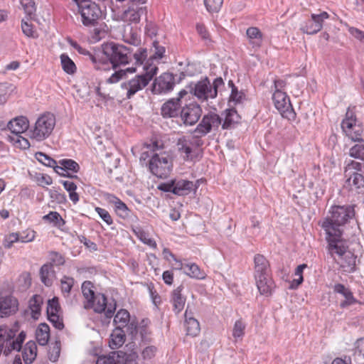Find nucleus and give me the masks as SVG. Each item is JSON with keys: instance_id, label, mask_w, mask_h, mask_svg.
<instances>
[{"instance_id": "dca6fc26", "label": "nucleus", "mask_w": 364, "mask_h": 364, "mask_svg": "<svg viewBox=\"0 0 364 364\" xmlns=\"http://www.w3.org/2000/svg\"><path fill=\"white\" fill-rule=\"evenodd\" d=\"M18 299L11 296H0V317H9L14 315L18 310Z\"/></svg>"}, {"instance_id": "6e6552de", "label": "nucleus", "mask_w": 364, "mask_h": 364, "mask_svg": "<svg viewBox=\"0 0 364 364\" xmlns=\"http://www.w3.org/2000/svg\"><path fill=\"white\" fill-rule=\"evenodd\" d=\"M328 250L331 257H335V255H337L341 260V267H348L351 270L353 269L357 257L347 250L341 239L328 241Z\"/></svg>"}, {"instance_id": "3c124183", "label": "nucleus", "mask_w": 364, "mask_h": 364, "mask_svg": "<svg viewBox=\"0 0 364 364\" xmlns=\"http://www.w3.org/2000/svg\"><path fill=\"white\" fill-rule=\"evenodd\" d=\"M15 336V333L6 326H0V344L4 342H11V340Z\"/></svg>"}, {"instance_id": "ddd939ff", "label": "nucleus", "mask_w": 364, "mask_h": 364, "mask_svg": "<svg viewBox=\"0 0 364 364\" xmlns=\"http://www.w3.org/2000/svg\"><path fill=\"white\" fill-rule=\"evenodd\" d=\"M329 18V14L323 11L318 14H312L311 19L307 20L300 28V30L308 35H314L323 28V22Z\"/></svg>"}, {"instance_id": "f257e3e1", "label": "nucleus", "mask_w": 364, "mask_h": 364, "mask_svg": "<svg viewBox=\"0 0 364 364\" xmlns=\"http://www.w3.org/2000/svg\"><path fill=\"white\" fill-rule=\"evenodd\" d=\"M330 215L321 223V228L326 232L327 241L341 239V227L355 216L353 205H334L330 211Z\"/></svg>"}, {"instance_id": "c9c22d12", "label": "nucleus", "mask_w": 364, "mask_h": 364, "mask_svg": "<svg viewBox=\"0 0 364 364\" xmlns=\"http://www.w3.org/2000/svg\"><path fill=\"white\" fill-rule=\"evenodd\" d=\"M123 40L125 43L134 46H138L141 43V38L136 30L132 27H129L128 30H125L123 35Z\"/></svg>"}, {"instance_id": "774afa93", "label": "nucleus", "mask_w": 364, "mask_h": 364, "mask_svg": "<svg viewBox=\"0 0 364 364\" xmlns=\"http://www.w3.org/2000/svg\"><path fill=\"white\" fill-rule=\"evenodd\" d=\"M148 289H149V294H150V296L151 298L153 303L156 306H157L161 301V296L159 295V294L154 289V285L152 284H150L148 285Z\"/></svg>"}, {"instance_id": "e433bc0d", "label": "nucleus", "mask_w": 364, "mask_h": 364, "mask_svg": "<svg viewBox=\"0 0 364 364\" xmlns=\"http://www.w3.org/2000/svg\"><path fill=\"white\" fill-rule=\"evenodd\" d=\"M184 272L190 277L197 279H203L206 276L205 273L195 263L186 264Z\"/></svg>"}, {"instance_id": "338daca9", "label": "nucleus", "mask_w": 364, "mask_h": 364, "mask_svg": "<svg viewBox=\"0 0 364 364\" xmlns=\"http://www.w3.org/2000/svg\"><path fill=\"white\" fill-rule=\"evenodd\" d=\"M21 28L23 33L28 37H35V31L33 30V26L23 20L21 22Z\"/></svg>"}, {"instance_id": "9d476101", "label": "nucleus", "mask_w": 364, "mask_h": 364, "mask_svg": "<svg viewBox=\"0 0 364 364\" xmlns=\"http://www.w3.org/2000/svg\"><path fill=\"white\" fill-rule=\"evenodd\" d=\"M150 171L158 178H166L171 171L172 163L168 156L154 154L149 161Z\"/></svg>"}, {"instance_id": "864d4df0", "label": "nucleus", "mask_w": 364, "mask_h": 364, "mask_svg": "<svg viewBox=\"0 0 364 364\" xmlns=\"http://www.w3.org/2000/svg\"><path fill=\"white\" fill-rule=\"evenodd\" d=\"M245 100V94L241 90L239 91L237 87H233L231 90L230 101L233 102L235 105L242 103Z\"/></svg>"}, {"instance_id": "a878e982", "label": "nucleus", "mask_w": 364, "mask_h": 364, "mask_svg": "<svg viewBox=\"0 0 364 364\" xmlns=\"http://www.w3.org/2000/svg\"><path fill=\"white\" fill-rule=\"evenodd\" d=\"M40 277L41 282L47 287L52 285L55 278V272L51 263L43 264L40 269Z\"/></svg>"}, {"instance_id": "79ce46f5", "label": "nucleus", "mask_w": 364, "mask_h": 364, "mask_svg": "<svg viewBox=\"0 0 364 364\" xmlns=\"http://www.w3.org/2000/svg\"><path fill=\"white\" fill-rule=\"evenodd\" d=\"M26 334L24 332H21L18 337L16 338V340L12 341L9 343V346L7 349L4 350V353L8 354L13 350H16L17 351H19L21 349L22 344L25 340Z\"/></svg>"}, {"instance_id": "4d7b16f0", "label": "nucleus", "mask_w": 364, "mask_h": 364, "mask_svg": "<svg viewBox=\"0 0 364 364\" xmlns=\"http://www.w3.org/2000/svg\"><path fill=\"white\" fill-rule=\"evenodd\" d=\"M19 233V240L21 242H29L33 241L36 237V232L33 230L28 229Z\"/></svg>"}, {"instance_id": "49530a36", "label": "nucleus", "mask_w": 364, "mask_h": 364, "mask_svg": "<svg viewBox=\"0 0 364 364\" xmlns=\"http://www.w3.org/2000/svg\"><path fill=\"white\" fill-rule=\"evenodd\" d=\"M36 159L41 164L45 166L53 167L55 169V167L58 166L57 162L55 160L50 157L48 155L43 153V152H37L35 154Z\"/></svg>"}, {"instance_id": "cd10ccee", "label": "nucleus", "mask_w": 364, "mask_h": 364, "mask_svg": "<svg viewBox=\"0 0 364 364\" xmlns=\"http://www.w3.org/2000/svg\"><path fill=\"white\" fill-rule=\"evenodd\" d=\"M173 194L183 196L188 195L193 190V182L188 180L174 181Z\"/></svg>"}, {"instance_id": "393cba45", "label": "nucleus", "mask_w": 364, "mask_h": 364, "mask_svg": "<svg viewBox=\"0 0 364 364\" xmlns=\"http://www.w3.org/2000/svg\"><path fill=\"white\" fill-rule=\"evenodd\" d=\"M107 200L109 203L114 205V210L118 216L122 218H127L129 215V210L127 205L119 198L112 194L107 196Z\"/></svg>"}, {"instance_id": "c756f323", "label": "nucleus", "mask_w": 364, "mask_h": 364, "mask_svg": "<svg viewBox=\"0 0 364 364\" xmlns=\"http://www.w3.org/2000/svg\"><path fill=\"white\" fill-rule=\"evenodd\" d=\"M125 341V333L120 327H116L112 331L109 346L112 349H117L120 348Z\"/></svg>"}, {"instance_id": "bf43d9fd", "label": "nucleus", "mask_w": 364, "mask_h": 364, "mask_svg": "<svg viewBox=\"0 0 364 364\" xmlns=\"http://www.w3.org/2000/svg\"><path fill=\"white\" fill-rule=\"evenodd\" d=\"M25 12L31 16L36 11L34 0H20Z\"/></svg>"}, {"instance_id": "473e14b6", "label": "nucleus", "mask_w": 364, "mask_h": 364, "mask_svg": "<svg viewBox=\"0 0 364 364\" xmlns=\"http://www.w3.org/2000/svg\"><path fill=\"white\" fill-rule=\"evenodd\" d=\"M137 353L134 350L126 352L124 350L117 351V361L119 364H137Z\"/></svg>"}, {"instance_id": "bb28decb", "label": "nucleus", "mask_w": 364, "mask_h": 364, "mask_svg": "<svg viewBox=\"0 0 364 364\" xmlns=\"http://www.w3.org/2000/svg\"><path fill=\"white\" fill-rule=\"evenodd\" d=\"M246 35L249 40V43L254 48L261 47L263 41V34L257 27H250L247 29Z\"/></svg>"}, {"instance_id": "9b49d317", "label": "nucleus", "mask_w": 364, "mask_h": 364, "mask_svg": "<svg viewBox=\"0 0 364 364\" xmlns=\"http://www.w3.org/2000/svg\"><path fill=\"white\" fill-rule=\"evenodd\" d=\"M272 100L276 109L282 116L289 120H294L296 113L290 102L289 96L282 90H274L272 95Z\"/></svg>"}, {"instance_id": "f704fd0d", "label": "nucleus", "mask_w": 364, "mask_h": 364, "mask_svg": "<svg viewBox=\"0 0 364 364\" xmlns=\"http://www.w3.org/2000/svg\"><path fill=\"white\" fill-rule=\"evenodd\" d=\"M43 298L41 295H33L29 301V308L31 311L32 317L37 319L41 314Z\"/></svg>"}, {"instance_id": "5fc2aeb1", "label": "nucleus", "mask_w": 364, "mask_h": 364, "mask_svg": "<svg viewBox=\"0 0 364 364\" xmlns=\"http://www.w3.org/2000/svg\"><path fill=\"white\" fill-rule=\"evenodd\" d=\"M245 327L246 324L242 320L236 321L232 330L233 337L235 338H242L245 333Z\"/></svg>"}, {"instance_id": "20e7f679", "label": "nucleus", "mask_w": 364, "mask_h": 364, "mask_svg": "<svg viewBox=\"0 0 364 364\" xmlns=\"http://www.w3.org/2000/svg\"><path fill=\"white\" fill-rule=\"evenodd\" d=\"M102 53L113 68L127 65L132 60V50L127 46L109 42L102 45Z\"/></svg>"}, {"instance_id": "603ef678", "label": "nucleus", "mask_w": 364, "mask_h": 364, "mask_svg": "<svg viewBox=\"0 0 364 364\" xmlns=\"http://www.w3.org/2000/svg\"><path fill=\"white\" fill-rule=\"evenodd\" d=\"M61 291L65 296H68L74 284V279L72 277L64 276L61 281Z\"/></svg>"}, {"instance_id": "c03bdc74", "label": "nucleus", "mask_w": 364, "mask_h": 364, "mask_svg": "<svg viewBox=\"0 0 364 364\" xmlns=\"http://www.w3.org/2000/svg\"><path fill=\"white\" fill-rule=\"evenodd\" d=\"M136 71V68H127L125 70H119L115 71L109 78H107V82L108 83H116L119 82L124 75H126L127 73H134Z\"/></svg>"}, {"instance_id": "4c0bfd02", "label": "nucleus", "mask_w": 364, "mask_h": 364, "mask_svg": "<svg viewBox=\"0 0 364 364\" xmlns=\"http://www.w3.org/2000/svg\"><path fill=\"white\" fill-rule=\"evenodd\" d=\"M129 313L127 310L120 309L114 316V322L117 327H120L122 329L123 327L127 326L129 321Z\"/></svg>"}, {"instance_id": "423d86ee", "label": "nucleus", "mask_w": 364, "mask_h": 364, "mask_svg": "<svg viewBox=\"0 0 364 364\" xmlns=\"http://www.w3.org/2000/svg\"><path fill=\"white\" fill-rule=\"evenodd\" d=\"M77 5L82 23L87 27H95L102 18L100 6L91 0H73Z\"/></svg>"}, {"instance_id": "2f4dec72", "label": "nucleus", "mask_w": 364, "mask_h": 364, "mask_svg": "<svg viewBox=\"0 0 364 364\" xmlns=\"http://www.w3.org/2000/svg\"><path fill=\"white\" fill-rule=\"evenodd\" d=\"M37 355V346L34 341L26 343L23 353V359L26 364H31Z\"/></svg>"}, {"instance_id": "f8f14e48", "label": "nucleus", "mask_w": 364, "mask_h": 364, "mask_svg": "<svg viewBox=\"0 0 364 364\" xmlns=\"http://www.w3.org/2000/svg\"><path fill=\"white\" fill-rule=\"evenodd\" d=\"M221 117L215 113H208L203 116L193 133H198L199 136H205L212 129H217L221 124Z\"/></svg>"}, {"instance_id": "0e129e2a", "label": "nucleus", "mask_w": 364, "mask_h": 364, "mask_svg": "<svg viewBox=\"0 0 364 364\" xmlns=\"http://www.w3.org/2000/svg\"><path fill=\"white\" fill-rule=\"evenodd\" d=\"M18 241H20L19 233L13 232L9 235L5 239L4 245L6 248H11L14 242Z\"/></svg>"}, {"instance_id": "aec40b11", "label": "nucleus", "mask_w": 364, "mask_h": 364, "mask_svg": "<svg viewBox=\"0 0 364 364\" xmlns=\"http://www.w3.org/2000/svg\"><path fill=\"white\" fill-rule=\"evenodd\" d=\"M183 286L180 285L176 288L171 294V303L173 305V311L176 314L182 311L185 306L186 298L182 294Z\"/></svg>"}, {"instance_id": "4468645a", "label": "nucleus", "mask_w": 364, "mask_h": 364, "mask_svg": "<svg viewBox=\"0 0 364 364\" xmlns=\"http://www.w3.org/2000/svg\"><path fill=\"white\" fill-rule=\"evenodd\" d=\"M175 78L173 74L164 73L154 80L152 92L154 94L168 92L173 89Z\"/></svg>"}, {"instance_id": "6e6d98bb", "label": "nucleus", "mask_w": 364, "mask_h": 364, "mask_svg": "<svg viewBox=\"0 0 364 364\" xmlns=\"http://www.w3.org/2000/svg\"><path fill=\"white\" fill-rule=\"evenodd\" d=\"M49 257L53 267L63 265L65 262L64 257L58 252H50Z\"/></svg>"}, {"instance_id": "58836bf2", "label": "nucleus", "mask_w": 364, "mask_h": 364, "mask_svg": "<svg viewBox=\"0 0 364 364\" xmlns=\"http://www.w3.org/2000/svg\"><path fill=\"white\" fill-rule=\"evenodd\" d=\"M43 220L50 223H53V225L56 227H60L65 224V221L62 218L61 215L55 211H50L48 214L45 215L43 216Z\"/></svg>"}, {"instance_id": "5701e85b", "label": "nucleus", "mask_w": 364, "mask_h": 364, "mask_svg": "<svg viewBox=\"0 0 364 364\" xmlns=\"http://www.w3.org/2000/svg\"><path fill=\"white\" fill-rule=\"evenodd\" d=\"M7 127L11 132L16 135L26 132L29 127V122L26 117H18L9 122Z\"/></svg>"}, {"instance_id": "de8ad7c7", "label": "nucleus", "mask_w": 364, "mask_h": 364, "mask_svg": "<svg viewBox=\"0 0 364 364\" xmlns=\"http://www.w3.org/2000/svg\"><path fill=\"white\" fill-rule=\"evenodd\" d=\"M60 306L57 297L49 299L47 306V316L60 315Z\"/></svg>"}, {"instance_id": "b1692460", "label": "nucleus", "mask_w": 364, "mask_h": 364, "mask_svg": "<svg viewBox=\"0 0 364 364\" xmlns=\"http://www.w3.org/2000/svg\"><path fill=\"white\" fill-rule=\"evenodd\" d=\"M259 293L267 296H270L274 288V282L270 275L255 278Z\"/></svg>"}, {"instance_id": "ea45409f", "label": "nucleus", "mask_w": 364, "mask_h": 364, "mask_svg": "<svg viewBox=\"0 0 364 364\" xmlns=\"http://www.w3.org/2000/svg\"><path fill=\"white\" fill-rule=\"evenodd\" d=\"M81 289L83 296L87 300V304L89 301L93 300L96 294L94 291V285L90 281H85L82 284Z\"/></svg>"}, {"instance_id": "39448f33", "label": "nucleus", "mask_w": 364, "mask_h": 364, "mask_svg": "<svg viewBox=\"0 0 364 364\" xmlns=\"http://www.w3.org/2000/svg\"><path fill=\"white\" fill-rule=\"evenodd\" d=\"M224 86V82L221 77H216L213 83H210L206 77L204 79L192 84L190 86V92L199 100L207 101L208 99H214L218 95V90Z\"/></svg>"}, {"instance_id": "7ed1b4c3", "label": "nucleus", "mask_w": 364, "mask_h": 364, "mask_svg": "<svg viewBox=\"0 0 364 364\" xmlns=\"http://www.w3.org/2000/svg\"><path fill=\"white\" fill-rule=\"evenodd\" d=\"M157 67L152 66L145 73L136 75L134 77L122 82L120 85L123 100L132 99L137 92L144 89L156 74Z\"/></svg>"}, {"instance_id": "f3484780", "label": "nucleus", "mask_w": 364, "mask_h": 364, "mask_svg": "<svg viewBox=\"0 0 364 364\" xmlns=\"http://www.w3.org/2000/svg\"><path fill=\"white\" fill-rule=\"evenodd\" d=\"M181 104L179 99L172 98L163 104L161 114L165 118L176 117L181 114Z\"/></svg>"}, {"instance_id": "052dcab7", "label": "nucleus", "mask_w": 364, "mask_h": 364, "mask_svg": "<svg viewBox=\"0 0 364 364\" xmlns=\"http://www.w3.org/2000/svg\"><path fill=\"white\" fill-rule=\"evenodd\" d=\"M48 318L55 328L62 330L64 328L63 318L60 316V315L56 314L48 316Z\"/></svg>"}, {"instance_id": "09e8293b", "label": "nucleus", "mask_w": 364, "mask_h": 364, "mask_svg": "<svg viewBox=\"0 0 364 364\" xmlns=\"http://www.w3.org/2000/svg\"><path fill=\"white\" fill-rule=\"evenodd\" d=\"M203 1L209 13H218L223 4V0H203Z\"/></svg>"}, {"instance_id": "8fccbe9b", "label": "nucleus", "mask_w": 364, "mask_h": 364, "mask_svg": "<svg viewBox=\"0 0 364 364\" xmlns=\"http://www.w3.org/2000/svg\"><path fill=\"white\" fill-rule=\"evenodd\" d=\"M348 154L350 157L364 161V144H358L353 146L350 148Z\"/></svg>"}, {"instance_id": "412c9836", "label": "nucleus", "mask_w": 364, "mask_h": 364, "mask_svg": "<svg viewBox=\"0 0 364 364\" xmlns=\"http://www.w3.org/2000/svg\"><path fill=\"white\" fill-rule=\"evenodd\" d=\"M60 166L55 167V171L63 176H67L69 178H77V176L68 173L67 175L64 173H60V171H72L73 173H77L80 170L79 164L73 159H62L59 161Z\"/></svg>"}, {"instance_id": "c85d7f7f", "label": "nucleus", "mask_w": 364, "mask_h": 364, "mask_svg": "<svg viewBox=\"0 0 364 364\" xmlns=\"http://www.w3.org/2000/svg\"><path fill=\"white\" fill-rule=\"evenodd\" d=\"M184 325L187 335L196 336L199 333L200 330L199 322L191 316H189L188 309L185 312Z\"/></svg>"}, {"instance_id": "6ab92c4d", "label": "nucleus", "mask_w": 364, "mask_h": 364, "mask_svg": "<svg viewBox=\"0 0 364 364\" xmlns=\"http://www.w3.org/2000/svg\"><path fill=\"white\" fill-rule=\"evenodd\" d=\"M176 146L179 153L183 155L185 160H193L196 157V155L192 148L189 136H183L180 137L177 141Z\"/></svg>"}, {"instance_id": "2eb2a0df", "label": "nucleus", "mask_w": 364, "mask_h": 364, "mask_svg": "<svg viewBox=\"0 0 364 364\" xmlns=\"http://www.w3.org/2000/svg\"><path fill=\"white\" fill-rule=\"evenodd\" d=\"M202 109L198 104L191 103L183 107L181 111V117L186 125H193L200 119Z\"/></svg>"}, {"instance_id": "7c9ffc66", "label": "nucleus", "mask_w": 364, "mask_h": 364, "mask_svg": "<svg viewBox=\"0 0 364 364\" xmlns=\"http://www.w3.org/2000/svg\"><path fill=\"white\" fill-rule=\"evenodd\" d=\"M222 115L225 116L224 122L222 124L223 129L231 128L233 124L238 123L240 119V116L235 109H227Z\"/></svg>"}, {"instance_id": "72a5a7b5", "label": "nucleus", "mask_w": 364, "mask_h": 364, "mask_svg": "<svg viewBox=\"0 0 364 364\" xmlns=\"http://www.w3.org/2000/svg\"><path fill=\"white\" fill-rule=\"evenodd\" d=\"M36 337L39 345L46 346L50 338L49 326L46 323H41L36 330Z\"/></svg>"}, {"instance_id": "1a4fd4ad", "label": "nucleus", "mask_w": 364, "mask_h": 364, "mask_svg": "<svg viewBox=\"0 0 364 364\" xmlns=\"http://www.w3.org/2000/svg\"><path fill=\"white\" fill-rule=\"evenodd\" d=\"M117 307L114 299L108 301L106 296L103 294H97L93 300L85 304V309H93L94 311L98 314L105 312L107 318L113 316Z\"/></svg>"}, {"instance_id": "f03ea898", "label": "nucleus", "mask_w": 364, "mask_h": 364, "mask_svg": "<svg viewBox=\"0 0 364 364\" xmlns=\"http://www.w3.org/2000/svg\"><path fill=\"white\" fill-rule=\"evenodd\" d=\"M344 187L356 193H364V164L354 160L346 161Z\"/></svg>"}, {"instance_id": "680f3d73", "label": "nucleus", "mask_w": 364, "mask_h": 364, "mask_svg": "<svg viewBox=\"0 0 364 364\" xmlns=\"http://www.w3.org/2000/svg\"><path fill=\"white\" fill-rule=\"evenodd\" d=\"M133 56L136 60V63L141 65L147 57L146 48H139L138 50L133 55Z\"/></svg>"}, {"instance_id": "e2e57ef3", "label": "nucleus", "mask_w": 364, "mask_h": 364, "mask_svg": "<svg viewBox=\"0 0 364 364\" xmlns=\"http://www.w3.org/2000/svg\"><path fill=\"white\" fill-rule=\"evenodd\" d=\"M193 134V135L192 136H189V139L192 144V148L194 151V153L196 154V149L203 144V141L201 139V137L203 136H199L198 133Z\"/></svg>"}, {"instance_id": "0eeeda50", "label": "nucleus", "mask_w": 364, "mask_h": 364, "mask_svg": "<svg viewBox=\"0 0 364 364\" xmlns=\"http://www.w3.org/2000/svg\"><path fill=\"white\" fill-rule=\"evenodd\" d=\"M55 125L53 114L46 113L42 114L36 120L34 127L31 130V137L37 141H43L52 133Z\"/></svg>"}, {"instance_id": "a211bd4d", "label": "nucleus", "mask_w": 364, "mask_h": 364, "mask_svg": "<svg viewBox=\"0 0 364 364\" xmlns=\"http://www.w3.org/2000/svg\"><path fill=\"white\" fill-rule=\"evenodd\" d=\"M255 278L270 275V266L268 260L260 254H257L254 257Z\"/></svg>"}, {"instance_id": "a18cd8bd", "label": "nucleus", "mask_w": 364, "mask_h": 364, "mask_svg": "<svg viewBox=\"0 0 364 364\" xmlns=\"http://www.w3.org/2000/svg\"><path fill=\"white\" fill-rule=\"evenodd\" d=\"M136 235L138 238L144 244L150 246L151 247L156 248V243L155 240L152 238L149 237V235L146 232H145L141 228H137L136 230H134Z\"/></svg>"}, {"instance_id": "13d9d810", "label": "nucleus", "mask_w": 364, "mask_h": 364, "mask_svg": "<svg viewBox=\"0 0 364 364\" xmlns=\"http://www.w3.org/2000/svg\"><path fill=\"white\" fill-rule=\"evenodd\" d=\"M95 211L108 225H111L113 223V220L107 210L100 207H96Z\"/></svg>"}, {"instance_id": "37998d69", "label": "nucleus", "mask_w": 364, "mask_h": 364, "mask_svg": "<svg viewBox=\"0 0 364 364\" xmlns=\"http://www.w3.org/2000/svg\"><path fill=\"white\" fill-rule=\"evenodd\" d=\"M349 114L350 110H348L346 114V118L341 122L342 129L346 135H348L351 130L356 129V119L355 118H352V116L349 117Z\"/></svg>"}, {"instance_id": "69168bd1", "label": "nucleus", "mask_w": 364, "mask_h": 364, "mask_svg": "<svg viewBox=\"0 0 364 364\" xmlns=\"http://www.w3.org/2000/svg\"><path fill=\"white\" fill-rule=\"evenodd\" d=\"M49 193L50 198L58 203H63L66 201V196L64 193H59L55 189H50Z\"/></svg>"}, {"instance_id": "a19ab883", "label": "nucleus", "mask_w": 364, "mask_h": 364, "mask_svg": "<svg viewBox=\"0 0 364 364\" xmlns=\"http://www.w3.org/2000/svg\"><path fill=\"white\" fill-rule=\"evenodd\" d=\"M60 61L63 70L68 74H73L76 70L74 62L66 54L60 55Z\"/></svg>"}, {"instance_id": "4be33fe9", "label": "nucleus", "mask_w": 364, "mask_h": 364, "mask_svg": "<svg viewBox=\"0 0 364 364\" xmlns=\"http://www.w3.org/2000/svg\"><path fill=\"white\" fill-rule=\"evenodd\" d=\"M333 289L335 293L340 294L345 298V300L340 304L341 308L345 309L358 302L357 299L353 296L352 291L343 284H336L333 286Z\"/></svg>"}]
</instances>
